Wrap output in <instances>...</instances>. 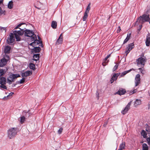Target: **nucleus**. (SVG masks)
<instances>
[{"instance_id": "nucleus-1", "label": "nucleus", "mask_w": 150, "mask_h": 150, "mask_svg": "<svg viewBox=\"0 0 150 150\" xmlns=\"http://www.w3.org/2000/svg\"><path fill=\"white\" fill-rule=\"evenodd\" d=\"M20 77L21 76L18 74L11 73L7 78V83L9 85L11 84L12 82L14 81L17 78Z\"/></svg>"}, {"instance_id": "nucleus-2", "label": "nucleus", "mask_w": 150, "mask_h": 150, "mask_svg": "<svg viewBox=\"0 0 150 150\" xmlns=\"http://www.w3.org/2000/svg\"><path fill=\"white\" fill-rule=\"evenodd\" d=\"M149 19H150L149 14L147 15L144 14L142 16H140L138 18V21H139V23L143 24L145 22L149 21Z\"/></svg>"}, {"instance_id": "nucleus-3", "label": "nucleus", "mask_w": 150, "mask_h": 150, "mask_svg": "<svg viewBox=\"0 0 150 150\" xmlns=\"http://www.w3.org/2000/svg\"><path fill=\"white\" fill-rule=\"evenodd\" d=\"M17 134L16 129L12 128L8 131V136L10 139L14 137Z\"/></svg>"}, {"instance_id": "nucleus-4", "label": "nucleus", "mask_w": 150, "mask_h": 150, "mask_svg": "<svg viewBox=\"0 0 150 150\" xmlns=\"http://www.w3.org/2000/svg\"><path fill=\"white\" fill-rule=\"evenodd\" d=\"M31 40L32 41H33V43L35 45V46L38 44H40V46L42 47H43L42 41L37 40L36 35H34L33 37H32L31 38Z\"/></svg>"}, {"instance_id": "nucleus-5", "label": "nucleus", "mask_w": 150, "mask_h": 150, "mask_svg": "<svg viewBox=\"0 0 150 150\" xmlns=\"http://www.w3.org/2000/svg\"><path fill=\"white\" fill-rule=\"evenodd\" d=\"M24 35L25 36L31 37H33L34 35H36L34 34L33 30H30L26 29L24 30Z\"/></svg>"}, {"instance_id": "nucleus-6", "label": "nucleus", "mask_w": 150, "mask_h": 150, "mask_svg": "<svg viewBox=\"0 0 150 150\" xmlns=\"http://www.w3.org/2000/svg\"><path fill=\"white\" fill-rule=\"evenodd\" d=\"M137 62L138 65L141 64L142 66V67H143L145 64L146 60L145 58L140 57L137 60Z\"/></svg>"}, {"instance_id": "nucleus-7", "label": "nucleus", "mask_w": 150, "mask_h": 150, "mask_svg": "<svg viewBox=\"0 0 150 150\" xmlns=\"http://www.w3.org/2000/svg\"><path fill=\"white\" fill-rule=\"evenodd\" d=\"M134 45L133 43L129 44L126 48V51L125 52L126 55L127 56L130 51L134 48Z\"/></svg>"}, {"instance_id": "nucleus-8", "label": "nucleus", "mask_w": 150, "mask_h": 150, "mask_svg": "<svg viewBox=\"0 0 150 150\" xmlns=\"http://www.w3.org/2000/svg\"><path fill=\"white\" fill-rule=\"evenodd\" d=\"M131 101L129 102L124 108V109L121 111V113L123 115L126 114L130 109V107L131 104Z\"/></svg>"}, {"instance_id": "nucleus-9", "label": "nucleus", "mask_w": 150, "mask_h": 150, "mask_svg": "<svg viewBox=\"0 0 150 150\" xmlns=\"http://www.w3.org/2000/svg\"><path fill=\"white\" fill-rule=\"evenodd\" d=\"M140 75L139 74H137L136 76L135 79V86H138L140 83Z\"/></svg>"}, {"instance_id": "nucleus-10", "label": "nucleus", "mask_w": 150, "mask_h": 150, "mask_svg": "<svg viewBox=\"0 0 150 150\" xmlns=\"http://www.w3.org/2000/svg\"><path fill=\"white\" fill-rule=\"evenodd\" d=\"M32 74V71L28 70L27 71L24 73H22L21 76L23 77H26L28 76H30Z\"/></svg>"}, {"instance_id": "nucleus-11", "label": "nucleus", "mask_w": 150, "mask_h": 150, "mask_svg": "<svg viewBox=\"0 0 150 150\" xmlns=\"http://www.w3.org/2000/svg\"><path fill=\"white\" fill-rule=\"evenodd\" d=\"M63 41V37L62 33H61L60 35L59 38L57 40L55 43V45H59L60 44H61L62 43Z\"/></svg>"}, {"instance_id": "nucleus-12", "label": "nucleus", "mask_w": 150, "mask_h": 150, "mask_svg": "<svg viewBox=\"0 0 150 150\" xmlns=\"http://www.w3.org/2000/svg\"><path fill=\"white\" fill-rule=\"evenodd\" d=\"M7 61L4 58L1 59L0 60V67H4L6 64Z\"/></svg>"}, {"instance_id": "nucleus-13", "label": "nucleus", "mask_w": 150, "mask_h": 150, "mask_svg": "<svg viewBox=\"0 0 150 150\" xmlns=\"http://www.w3.org/2000/svg\"><path fill=\"white\" fill-rule=\"evenodd\" d=\"M145 44L147 47H149L150 45V33H148L147 35Z\"/></svg>"}, {"instance_id": "nucleus-14", "label": "nucleus", "mask_w": 150, "mask_h": 150, "mask_svg": "<svg viewBox=\"0 0 150 150\" xmlns=\"http://www.w3.org/2000/svg\"><path fill=\"white\" fill-rule=\"evenodd\" d=\"M126 92V90L122 88H120L119 90L115 94H117L120 95H124Z\"/></svg>"}, {"instance_id": "nucleus-15", "label": "nucleus", "mask_w": 150, "mask_h": 150, "mask_svg": "<svg viewBox=\"0 0 150 150\" xmlns=\"http://www.w3.org/2000/svg\"><path fill=\"white\" fill-rule=\"evenodd\" d=\"M20 30H14L13 32L14 33H16L18 35H22L24 34V30L23 29H22L21 28H19Z\"/></svg>"}, {"instance_id": "nucleus-16", "label": "nucleus", "mask_w": 150, "mask_h": 150, "mask_svg": "<svg viewBox=\"0 0 150 150\" xmlns=\"http://www.w3.org/2000/svg\"><path fill=\"white\" fill-rule=\"evenodd\" d=\"M41 50L40 48L39 47H34V48L32 49V52L33 53H39Z\"/></svg>"}, {"instance_id": "nucleus-17", "label": "nucleus", "mask_w": 150, "mask_h": 150, "mask_svg": "<svg viewBox=\"0 0 150 150\" xmlns=\"http://www.w3.org/2000/svg\"><path fill=\"white\" fill-rule=\"evenodd\" d=\"M15 39L14 37V34L13 33H10L9 38V43H12L14 41Z\"/></svg>"}, {"instance_id": "nucleus-18", "label": "nucleus", "mask_w": 150, "mask_h": 150, "mask_svg": "<svg viewBox=\"0 0 150 150\" xmlns=\"http://www.w3.org/2000/svg\"><path fill=\"white\" fill-rule=\"evenodd\" d=\"M6 79L4 77L0 76V84H6Z\"/></svg>"}, {"instance_id": "nucleus-19", "label": "nucleus", "mask_w": 150, "mask_h": 150, "mask_svg": "<svg viewBox=\"0 0 150 150\" xmlns=\"http://www.w3.org/2000/svg\"><path fill=\"white\" fill-rule=\"evenodd\" d=\"M117 76H116V74H114L110 80V83H113L117 79Z\"/></svg>"}, {"instance_id": "nucleus-20", "label": "nucleus", "mask_w": 150, "mask_h": 150, "mask_svg": "<svg viewBox=\"0 0 150 150\" xmlns=\"http://www.w3.org/2000/svg\"><path fill=\"white\" fill-rule=\"evenodd\" d=\"M57 23L55 21H53L52 22L51 26V27L54 29L56 28L57 27Z\"/></svg>"}, {"instance_id": "nucleus-21", "label": "nucleus", "mask_w": 150, "mask_h": 150, "mask_svg": "<svg viewBox=\"0 0 150 150\" xmlns=\"http://www.w3.org/2000/svg\"><path fill=\"white\" fill-rule=\"evenodd\" d=\"M141 104V101L140 100L136 99L134 102V105L135 107Z\"/></svg>"}, {"instance_id": "nucleus-22", "label": "nucleus", "mask_w": 150, "mask_h": 150, "mask_svg": "<svg viewBox=\"0 0 150 150\" xmlns=\"http://www.w3.org/2000/svg\"><path fill=\"white\" fill-rule=\"evenodd\" d=\"M11 47L8 46H6L4 50V52L5 53H9L10 52V51L11 50Z\"/></svg>"}, {"instance_id": "nucleus-23", "label": "nucleus", "mask_w": 150, "mask_h": 150, "mask_svg": "<svg viewBox=\"0 0 150 150\" xmlns=\"http://www.w3.org/2000/svg\"><path fill=\"white\" fill-rule=\"evenodd\" d=\"M125 143L122 142L120 145L119 149L120 150H123L125 149Z\"/></svg>"}, {"instance_id": "nucleus-24", "label": "nucleus", "mask_w": 150, "mask_h": 150, "mask_svg": "<svg viewBox=\"0 0 150 150\" xmlns=\"http://www.w3.org/2000/svg\"><path fill=\"white\" fill-rule=\"evenodd\" d=\"M13 1H9L8 5V7L9 9H12L13 7Z\"/></svg>"}, {"instance_id": "nucleus-25", "label": "nucleus", "mask_w": 150, "mask_h": 150, "mask_svg": "<svg viewBox=\"0 0 150 150\" xmlns=\"http://www.w3.org/2000/svg\"><path fill=\"white\" fill-rule=\"evenodd\" d=\"M141 135L144 138H146L147 137V134L146 132L144 130H142L141 133Z\"/></svg>"}, {"instance_id": "nucleus-26", "label": "nucleus", "mask_w": 150, "mask_h": 150, "mask_svg": "<svg viewBox=\"0 0 150 150\" xmlns=\"http://www.w3.org/2000/svg\"><path fill=\"white\" fill-rule=\"evenodd\" d=\"M29 110L28 112H27V111L25 110L23 111V113L24 114L26 117H28L30 116V114L29 112Z\"/></svg>"}, {"instance_id": "nucleus-27", "label": "nucleus", "mask_w": 150, "mask_h": 150, "mask_svg": "<svg viewBox=\"0 0 150 150\" xmlns=\"http://www.w3.org/2000/svg\"><path fill=\"white\" fill-rule=\"evenodd\" d=\"M29 67L30 69L33 70L35 69V65L32 63H30L29 64Z\"/></svg>"}, {"instance_id": "nucleus-28", "label": "nucleus", "mask_w": 150, "mask_h": 150, "mask_svg": "<svg viewBox=\"0 0 150 150\" xmlns=\"http://www.w3.org/2000/svg\"><path fill=\"white\" fill-rule=\"evenodd\" d=\"M40 54H34L33 55V57L34 58H36V59H33V60H35V61H37L39 60V59L40 57Z\"/></svg>"}, {"instance_id": "nucleus-29", "label": "nucleus", "mask_w": 150, "mask_h": 150, "mask_svg": "<svg viewBox=\"0 0 150 150\" xmlns=\"http://www.w3.org/2000/svg\"><path fill=\"white\" fill-rule=\"evenodd\" d=\"M16 41H19L21 40V38L19 35L17 34L16 33H14Z\"/></svg>"}, {"instance_id": "nucleus-30", "label": "nucleus", "mask_w": 150, "mask_h": 150, "mask_svg": "<svg viewBox=\"0 0 150 150\" xmlns=\"http://www.w3.org/2000/svg\"><path fill=\"white\" fill-rule=\"evenodd\" d=\"M88 13H87L86 12H85L84 13V16L83 17V21H84L86 20V19L88 17Z\"/></svg>"}, {"instance_id": "nucleus-31", "label": "nucleus", "mask_w": 150, "mask_h": 150, "mask_svg": "<svg viewBox=\"0 0 150 150\" xmlns=\"http://www.w3.org/2000/svg\"><path fill=\"white\" fill-rule=\"evenodd\" d=\"M142 150H148V146L145 143H144L142 145Z\"/></svg>"}, {"instance_id": "nucleus-32", "label": "nucleus", "mask_w": 150, "mask_h": 150, "mask_svg": "<svg viewBox=\"0 0 150 150\" xmlns=\"http://www.w3.org/2000/svg\"><path fill=\"white\" fill-rule=\"evenodd\" d=\"M131 70H132V69H130V70H128V71H125L123 72L121 74V75H120V76L121 77L123 76L124 75H125L127 73L129 72H130L131 71Z\"/></svg>"}, {"instance_id": "nucleus-33", "label": "nucleus", "mask_w": 150, "mask_h": 150, "mask_svg": "<svg viewBox=\"0 0 150 150\" xmlns=\"http://www.w3.org/2000/svg\"><path fill=\"white\" fill-rule=\"evenodd\" d=\"M25 79L24 77H23L20 81H16V83L22 84L25 81Z\"/></svg>"}, {"instance_id": "nucleus-34", "label": "nucleus", "mask_w": 150, "mask_h": 150, "mask_svg": "<svg viewBox=\"0 0 150 150\" xmlns=\"http://www.w3.org/2000/svg\"><path fill=\"white\" fill-rule=\"evenodd\" d=\"M90 5H91L90 3L88 4L86 8V10L85 11V12L89 13V11L90 10V8H91V7H90Z\"/></svg>"}, {"instance_id": "nucleus-35", "label": "nucleus", "mask_w": 150, "mask_h": 150, "mask_svg": "<svg viewBox=\"0 0 150 150\" xmlns=\"http://www.w3.org/2000/svg\"><path fill=\"white\" fill-rule=\"evenodd\" d=\"M142 27V24L141 25H140L139 26V28L137 30V33L139 34L140 32V31L141 30Z\"/></svg>"}, {"instance_id": "nucleus-36", "label": "nucleus", "mask_w": 150, "mask_h": 150, "mask_svg": "<svg viewBox=\"0 0 150 150\" xmlns=\"http://www.w3.org/2000/svg\"><path fill=\"white\" fill-rule=\"evenodd\" d=\"M5 72L3 69H0V76L4 75Z\"/></svg>"}, {"instance_id": "nucleus-37", "label": "nucleus", "mask_w": 150, "mask_h": 150, "mask_svg": "<svg viewBox=\"0 0 150 150\" xmlns=\"http://www.w3.org/2000/svg\"><path fill=\"white\" fill-rule=\"evenodd\" d=\"M118 66V64H116L114 66L113 68V71H114L116 70L117 69Z\"/></svg>"}, {"instance_id": "nucleus-38", "label": "nucleus", "mask_w": 150, "mask_h": 150, "mask_svg": "<svg viewBox=\"0 0 150 150\" xmlns=\"http://www.w3.org/2000/svg\"><path fill=\"white\" fill-rule=\"evenodd\" d=\"M25 117L24 116H23L21 118V123H23L25 121Z\"/></svg>"}, {"instance_id": "nucleus-39", "label": "nucleus", "mask_w": 150, "mask_h": 150, "mask_svg": "<svg viewBox=\"0 0 150 150\" xmlns=\"http://www.w3.org/2000/svg\"><path fill=\"white\" fill-rule=\"evenodd\" d=\"M5 85V84H1V85H0V87L4 89H6L7 87Z\"/></svg>"}, {"instance_id": "nucleus-40", "label": "nucleus", "mask_w": 150, "mask_h": 150, "mask_svg": "<svg viewBox=\"0 0 150 150\" xmlns=\"http://www.w3.org/2000/svg\"><path fill=\"white\" fill-rule=\"evenodd\" d=\"M110 54L108 55L104 59V62L105 63L106 62V61L107 60V59L110 57Z\"/></svg>"}, {"instance_id": "nucleus-41", "label": "nucleus", "mask_w": 150, "mask_h": 150, "mask_svg": "<svg viewBox=\"0 0 150 150\" xmlns=\"http://www.w3.org/2000/svg\"><path fill=\"white\" fill-rule=\"evenodd\" d=\"M131 33H128L126 38L128 39H129V40L130 38V37H131Z\"/></svg>"}, {"instance_id": "nucleus-42", "label": "nucleus", "mask_w": 150, "mask_h": 150, "mask_svg": "<svg viewBox=\"0 0 150 150\" xmlns=\"http://www.w3.org/2000/svg\"><path fill=\"white\" fill-rule=\"evenodd\" d=\"M63 129L62 128H60L58 130V133L61 134L62 132Z\"/></svg>"}, {"instance_id": "nucleus-43", "label": "nucleus", "mask_w": 150, "mask_h": 150, "mask_svg": "<svg viewBox=\"0 0 150 150\" xmlns=\"http://www.w3.org/2000/svg\"><path fill=\"white\" fill-rule=\"evenodd\" d=\"M14 93H13V92H11L9 94V95H8L7 96H6V97L7 98H9V96H12L13 94Z\"/></svg>"}, {"instance_id": "nucleus-44", "label": "nucleus", "mask_w": 150, "mask_h": 150, "mask_svg": "<svg viewBox=\"0 0 150 150\" xmlns=\"http://www.w3.org/2000/svg\"><path fill=\"white\" fill-rule=\"evenodd\" d=\"M129 40V39H128L127 38H126L124 40V41L123 44H125V43H127L128 41Z\"/></svg>"}, {"instance_id": "nucleus-45", "label": "nucleus", "mask_w": 150, "mask_h": 150, "mask_svg": "<svg viewBox=\"0 0 150 150\" xmlns=\"http://www.w3.org/2000/svg\"><path fill=\"white\" fill-rule=\"evenodd\" d=\"M29 45H30V46H32L33 47H35V45H34V43H33V42L31 43H30Z\"/></svg>"}, {"instance_id": "nucleus-46", "label": "nucleus", "mask_w": 150, "mask_h": 150, "mask_svg": "<svg viewBox=\"0 0 150 150\" xmlns=\"http://www.w3.org/2000/svg\"><path fill=\"white\" fill-rule=\"evenodd\" d=\"M3 11L2 10L1 8L0 7V16L3 13Z\"/></svg>"}, {"instance_id": "nucleus-47", "label": "nucleus", "mask_w": 150, "mask_h": 150, "mask_svg": "<svg viewBox=\"0 0 150 150\" xmlns=\"http://www.w3.org/2000/svg\"><path fill=\"white\" fill-rule=\"evenodd\" d=\"M150 127L149 126L147 125V127L146 128V131L147 132H150V129H149Z\"/></svg>"}, {"instance_id": "nucleus-48", "label": "nucleus", "mask_w": 150, "mask_h": 150, "mask_svg": "<svg viewBox=\"0 0 150 150\" xmlns=\"http://www.w3.org/2000/svg\"><path fill=\"white\" fill-rule=\"evenodd\" d=\"M108 123V121L105 122L103 125V126L104 127H106V126L107 125Z\"/></svg>"}, {"instance_id": "nucleus-49", "label": "nucleus", "mask_w": 150, "mask_h": 150, "mask_svg": "<svg viewBox=\"0 0 150 150\" xmlns=\"http://www.w3.org/2000/svg\"><path fill=\"white\" fill-rule=\"evenodd\" d=\"M99 93L97 91L96 92V97L98 99L99 98Z\"/></svg>"}, {"instance_id": "nucleus-50", "label": "nucleus", "mask_w": 150, "mask_h": 150, "mask_svg": "<svg viewBox=\"0 0 150 150\" xmlns=\"http://www.w3.org/2000/svg\"><path fill=\"white\" fill-rule=\"evenodd\" d=\"M146 140L149 142V143L150 144V137H148V138H147Z\"/></svg>"}, {"instance_id": "nucleus-51", "label": "nucleus", "mask_w": 150, "mask_h": 150, "mask_svg": "<svg viewBox=\"0 0 150 150\" xmlns=\"http://www.w3.org/2000/svg\"><path fill=\"white\" fill-rule=\"evenodd\" d=\"M25 24V23H20L19 24H18L17 25V26L19 28V27L21 26L22 25H23V24Z\"/></svg>"}, {"instance_id": "nucleus-52", "label": "nucleus", "mask_w": 150, "mask_h": 150, "mask_svg": "<svg viewBox=\"0 0 150 150\" xmlns=\"http://www.w3.org/2000/svg\"><path fill=\"white\" fill-rule=\"evenodd\" d=\"M116 74V76H117V78L120 75V73H118L116 74Z\"/></svg>"}, {"instance_id": "nucleus-53", "label": "nucleus", "mask_w": 150, "mask_h": 150, "mask_svg": "<svg viewBox=\"0 0 150 150\" xmlns=\"http://www.w3.org/2000/svg\"><path fill=\"white\" fill-rule=\"evenodd\" d=\"M137 91V89L134 90L133 91H132V93H135Z\"/></svg>"}, {"instance_id": "nucleus-54", "label": "nucleus", "mask_w": 150, "mask_h": 150, "mask_svg": "<svg viewBox=\"0 0 150 150\" xmlns=\"http://www.w3.org/2000/svg\"><path fill=\"white\" fill-rule=\"evenodd\" d=\"M18 83H16H16H15V84H12V87H14L15 86H16V85Z\"/></svg>"}, {"instance_id": "nucleus-55", "label": "nucleus", "mask_w": 150, "mask_h": 150, "mask_svg": "<svg viewBox=\"0 0 150 150\" xmlns=\"http://www.w3.org/2000/svg\"><path fill=\"white\" fill-rule=\"evenodd\" d=\"M3 0H0V5L3 3Z\"/></svg>"}, {"instance_id": "nucleus-56", "label": "nucleus", "mask_w": 150, "mask_h": 150, "mask_svg": "<svg viewBox=\"0 0 150 150\" xmlns=\"http://www.w3.org/2000/svg\"><path fill=\"white\" fill-rule=\"evenodd\" d=\"M118 28H119L120 29V30H118L117 31V32H120V30H121V29H120V26H119L118 27Z\"/></svg>"}, {"instance_id": "nucleus-57", "label": "nucleus", "mask_w": 150, "mask_h": 150, "mask_svg": "<svg viewBox=\"0 0 150 150\" xmlns=\"http://www.w3.org/2000/svg\"><path fill=\"white\" fill-rule=\"evenodd\" d=\"M38 39L39 40H39V41H41V38H40L39 36H38Z\"/></svg>"}, {"instance_id": "nucleus-58", "label": "nucleus", "mask_w": 150, "mask_h": 150, "mask_svg": "<svg viewBox=\"0 0 150 150\" xmlns=\"http://www.w3.org/2000/svg\"><path fill=\"white\" fill-rule=\"evenodd\" d=\"M138 69H139L140 71H142V68H139ZM141 72H142V71H141Z\"/></svg>"}, {"instance_id": "nucleus-59", "label": "nucleus", "mask_w": 150, "mask_h": 150, "mask_svg": "<svg viewBox=\"0 0 150 150\" xmlns=\"http://www.w3.org/2000/svg\"><path fill=\"white\" fill-rule=\"evenodd\" d=\"M1 29H3V30H6V28H4V27H2L1 28Z\"/></svg>"}, {"instance_id": "nucleus-60", "label": "nucleus", "mask_w": 150, "mask_h": 150, "mask_svg": "<svg viewBox=\"0 0 150 150\" xmlns=\"http://www.w3.org/2000/svg\"><path fill=\"white\" fill-rule=\"evenodd\" d=\"M18 28H19V27H18L17 25L16 27L15 28H14V29H16Z\"/></svg>"}, {"instance_id": "nucleus-61", "label": "nucleus", "mask_w": 150, "mask_h": 150, "mask_svg": "<svg viewBox=\"0 0 150 150\" xmlns=\"http://www.w3.org/2000/svg\"><path fill=\"white\" fill-rule=\"evenodd\" d=\"M148 108H150V102L148 104Z\"/></svg>"}, {"instance_id": "nucleus-62", "label": "nucleus", "mask_w": 150, "mask_h": 150, "mask_svg": "<svg viewBox=\"0 0 150 150\" xmlns=\"http://www.w3.org/2000/svg\"><path fill=\"white\" fill-rule=\"evenodd\" d=\"M102 64H103V66H105V65H104V62H103V63H102Z\"/></svg>"}, {"instance_id": "nucleus-63", "label": "nucleus", "mask_w": 150, "mask_h": 150, "mask_svg": "<svg viewBox=\"0 0 150 150\" xmlns=\"http://www.w3.org/2000/svg\"><path fill=\"white\" fill-rule=\"evenodd\" d=\"M138 21L139 23V21L138 20L137 21V22H136V23H137V22Z\"/></svg>"}, {"instance_id": "nucleus-64", "label": "nucleus", "mask_w": 150, "mask_h": 150, "mask_svg": "<svg viewBox=\"0 0 150 150\" xmlns=\"http://www.w3.org/2000/svg\"><path fill=\"white\" fill-rule=\"evenodd\" d=\"M7 57H8V58L9 57L8 56H7Z\"/></svg>"}]
</instances>
